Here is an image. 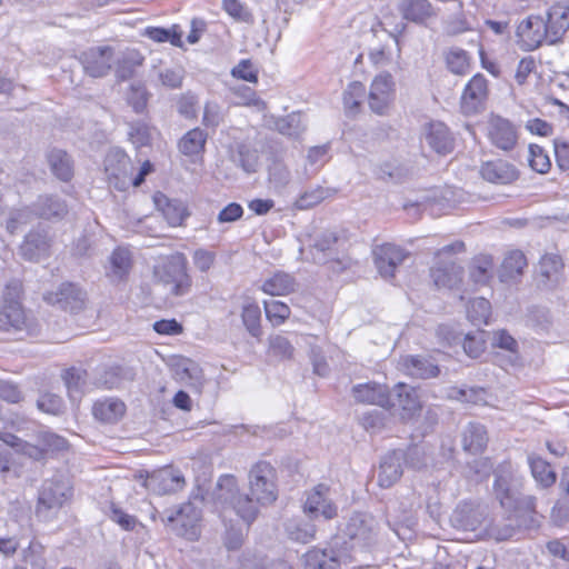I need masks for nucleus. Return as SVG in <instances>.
<instances>
[{
    "label": "nucleus",
    "mask_w": 569,
    "mask_h": 569,
    "mask_svg": "<svg viewBox=\"0 0 569 569\" xmlns=\"http://www.w3.org/2000/svg\"><path fill=\"white\" fill-rule=\"evenodd\" d=\"M122 380V369L120 367H103L97 373L96 385L106 389H113L119 388Z\"/></svg>",
    "instance_id": "nucleus-49"
},
{
    "label": "nucleus",
    "mask_w": 569,
    "mask_h": 569,
    "mask_svg": "<svg viewBox=\"0 0 569 569\" xmlns=\"http://www.w3.org/2000/svg\"><path fill=\"white\" fill-rule=\"evenodd\" d=\"M488 80L481 73L475 74L466 84L461 99V111L466 116L481 112L486 108L488 99Z\"/></svg>",
    "instance_id": "nucleus-6"
},
{
    "label": "nucleus",
    "mask_w": 569,
    "mask_h": 569,
    "mask_svg": "<svg viewBox=\"0 0 569 569\" xmlns=\"http://www.w3.org/2000/svg\"><path fill=\"white\" fill-rule=\"evenodd\" d=\"M276 129L279 133L290 138H298L305 131L300 113L292 112L276 121Z\"/></svg>",
    "instance_id": "nucleus-45"
},
{
    "label": "nucleus",
    "mask_w": 569,
    "mask_h": 569,
    "mask_svg": "<svg viewBox=\"0 0 569 569\" xmlns=\"http://www.w3.org/2000/svg\"><path fill=\"white\" fill-rule=\"evenodd\" d=\"M39 440L41 446H43L44 452H59L68 448V441L52 432L41 433Z\"/></svg>",
    "instance_id": "nucleus-61"
},
{
    "label": "nucleus",
    "mask_w": 569,
    "mask_h": 569,
    "mask_svg": "<svg viewBox=\"0 0 569 569\" xmlns=\"http://www.w3.org/2000/svg\"><path fill=\"white\" fill-rule=\"evenodd\" d=\"M486 348L485 332L476 331L466 335L463 339V350L470 358H478Z\"/></svg>",
    "instance_id": "nucleus-56"
},
{
    "label": "nucleus",
    "mask_w": 569,
    "mask_h": 569,
    "mask_svg": "<svg viewBox=\"0 0 569 569\" xmlns=\"http://www.w3.org/2000/svg\"><path fill=\"white\" fill-rule=\"evenodd\" d=\"M493 262L490 256H478L470 267V279L476 286H483L492 278Z\"/></svg>",
    "instance_id": "nucleus-41"
},
{
    "label": "nucleus",
    "mask_w": 569,
    "mask_h": 569,
    "mask_svg": "<svg viewBox=\"0 0 569 569\" xmlns=\"http://www.w3.org/2000/svg\"><path fill=\"white\" fill-rule=\"evenodd\" d=\"M36 213L43 219H60L68 212V207L63 200L58 197H39L34 204Z\"/></svg>",
    "instance_id": "nucleus-35"
},
{
    "label": "nucleus",
    "mask_w": 569,
    "mask_h": 569,
    "mask_svg": "<svg viewBox=\"0 0 569 569\" xmlns=\"http://www.w3.org/2000/svg\"><path fill=\"white\" fill-rule=\"evenodd\" d=\"M400 365L407 375L418 379L436 378L440 373L439 366L430 357L406 356Z\"/></svg>",
    "instance_id": "nucleus-26"
},
{
    "label": "nucleus",
    "mask_w": 569,
    "mask_h": 569,
    "mask_svg": "<svg viewBox=\"0 0 569 569\" xmlns=\"http://www.w3.org/2000/svg\"><path fill=\"white\" fill-rule=\"evenodd\" d=\"M199 519V511L190 502L182 505L179 509L167 516V521L169 523L180 527L186 531L188 529H192Z\"/></svg>",
    "instance_id": "nucleus-39"
},
{
    "label": "nucleus",
    "mask_w": 569,
    "mask_h": 569,
    "mask_svg": "<svg viewBox=\"0 0 569 569\" xmlns=\"http://www.w3.org/2000/svg\"><path fill=\"white\" fill-rule=\"evenodd\" d=\"M50 249V239L46 230H32L26 237L20 246L21 256L30 261H38L47 257Z\"/></svg>",
    "instance_id": "nucleus-23"
},
{
    "label": "nucleus",
    "mask_w": 569,
    "mask_h": 569,
    "mask_svg": "<svg viewBox=\"0 0 569 569\" xmlns=\"http://www.w3.org/2000/svg\"><path fill=\"white\" fill-rule=\"evenodd\" d=\"M126 412V405L116 398H107L94 402L92 413L96 419L107 422H117Z\"/></svg>",
    "instance_id": "nucleus-29"
},
{
    "label": "nucleus",
    "mask_w": 569,
    "mask_h": 569,
    "mask_svg": "<svg viewBox=\"0 0 569 569\" xmlns=\"http://www.w3.org/2000/svg\"><path fill=\"white\" fill-rule=\"evenodd\" d=\"M131 269L130 252L123 248H117L110 257L108 277L112 282H119L127 278Z\"/></svg>",
    "instance_id": "nucleus-36"
},
{
    "label": "nucleus",
    "mask_w": 569,
    "mask_h": 569,
    "mask_svg": "<svg viewBox=\"0 0 569 569\" xmlns=\"http://www.w3.org/2000/svg\"><path fill=\"white\" fill-rule=\"evenodd\" d=\"M516 37L523 51H535L547 44L543 17L530 14L522 19L517 26Z\"/></svg>",
    "instance_id": "nucleus-5"
},
{
    "label": "nucleus",
    "mask_w": 569,
    "mask_h": 569,
    "mask_svg": "<svg viewBox=\"0 0 569 569\" xmlns=\"http://www.w3.org/2000/svg\"><path fill=\"white\" fill-rule=\"evenodd\" d=\"M450 521L457 529L475 531L483 521V512L479 507L469 502H463L455 509Z\"/></svg>",
    "instance_id": "nucleus-24"
},
{
    "label": "nucleus",
    "mask_w": 569,
    "mask_h": 569,
    "mask_svg": "<svg viewBox=\"0 0 569 569\" xmlns=\"http://www.w3.org/2000/svg\"><path fill=\"white\" fill-rule=\"evenodd\" d=\"M405 458V451L401 449L393 450L382 458L378 472V485L381 488H390L400 479Z\"/></svg>",
    "instance_id": "nucleus-19"
},
{
    "label": "nucleus",
    "mask_w": 569,
    "mask_h": 569,
    "mask_svg": "<svg viewBox=\"0 0 569 569\" xmlns=\"http://www.w3.org/2000/svg\"><path fill=\"white\" fill-rule=\"evenodd\" d=\"M237 157L239 166L247 173L257 172L259 167V156L257 150L251 149L249 146L241 143L238 146Z\"/></svg>",
    "instance_id": "nucleus-52"
},
{
    "label": "nucleus",
    "mask_w": 569,
    "mask_h": 569,
    "mask_svg": "<svg viewBox=\"0 0 569 569\" xmlns=\"http://www.w3.org/2000/svg\"><path fill=\"white\" fill-rule=\"evenodd\" d=\"M26 326V316L20 302L2 303L0 309V330L20 331Z\"/></svg>",
    "instance_id": "nucleus-31"
},
{
    "label": "nucleus",
    "mask_w": 569,
    "mask_h": 569,
    "mask_svg": "<svg viewBox=\"0 0 569 569\" xmlns=\"http://www.w3.org/2000/svg\"><path fill=\"white\" fill-rule=\"evenodd\" d=\"M488 443V435L485 426L470 422L462 435V448L471 453L482 452Z\"/></svg>",
    "instance_id": "nucleus-30"
},
{
    "label": "nucleus",
    "mask_w": 569,
    "mask_h": 569,
    "mask_svg": "<svg viewBox=\"0 0 569 569\" xmlns=\"http://www.w3.org/2000/svg\"><path fill=\"white\" fill-rule=\"evenodd\" d=\"M528 461L532 477L540 486L548 488L556 482V472L547 461L536 456H530Z\"/></svg>",
    "instance_id": "nucleus-42"
},
{
    "label": "nucleus",
    "mask_w": 569,
    "mask_h": 569,
    "mask_svg": "<svg viewBox=\"0 0 569 569\" xmlns=\"http://www.w3.org/2000/svg\"><path fill=\"white\" fill-rule=\"evenodd\" d=\"M71 486L62 478L46 480L39 493L38 512L59 509L71 497Z\"/></svg>",
    "instance_id": "nucleus-13"
},
{
    "label": "nucleus",
    "mask_w": 569,
    "mask_h": 569,
    "mask_svg": "<svg viewBox=\"0 0 569 569\" xmlns=\"http://www.w3.org/2000/svg\"><path fill=\"white\" fill-rule=\"evenodd\" d=\"M208 134L200 128L186 132L178 142L179 151L187 157L200 154L204 151Z\"/></svg>",
    "instance_id": "nucleus-33"
},
{
    "label": "nucleus",
    "mask_w": 569,
    "mask_h": 569,
    "mask_svg": "<svg viewBox=\"0 0 569 569\" xmlns=\"http://www.w3.org/2000/svg\"><path fill=\"white\" fill-rule=\"evenodd\" d=\"M522 479L512 470L500 468L496 472L493 492L500 506L510 512V523L503 528L497 526L491 528V535L497 540L511 538L516 528L528 526L533 521L536 515V498L521 492Z\"/></svg>",
    "instance_id": "nucleus-2"
},
{
    "label": "nucleus",
    "mask_w": 569,
    "mask_h": 569,
    "mask_svg": "<svg viewBox=\"0 0 569 569\" xmlns=\"http://www.w3.org/2000/svg\"><path fill=\"white\" fill-rule=\"evenodd\" d=\"M114 50L110 46L92 47L79 56L84 72L92 78L106 77L113 63Z\"/></svg>",
    "instance_id": "nucleus-8"
},
{
    "label": "nucleus",
    "mask_w": 569,
    "mask_h": 569,
    "mask_svg": "<svg viewBox=\"0 0 569 569\" xmlns=\"http://www.w3.org/2000/svg\"><path fill=\"white\" fill-rule=\"evenodd\" d=\"M130 140L138 148L148 146L152 137V128L144 122H133L130 124Z\"/></svg>",
    "instance_id": "nucleus-58"
},
{
    "label": "nucleus",
    "mask_w": 569,
    "mask_h": 569,
    "mask_svg": "<svg viewBox=\"0 0 569 569\" xmlns=\"http://www.w3.org/2000/svg\"><path fill=\"white\" fill-rule=\"evenodd\" d=\"M488 137L491 143L503 151L512 150L518 141L516 127L506 118L491 116L488 121Z\"/></svg>",
    "instance_id": "nucleus-17"
},
{
    "label": "nucleus",
    "mask_w": 569,
    "mask_h": 569,
    "mask_svg": "<svg viewBox=\"0 0 569 569\" xmlns=\"http://www.w3.org/2000/svg\"><path fill=\"white\" fill-rule=\"evenodd\" d=\"M399 9L403 19L418 24H425L438 16V10L429 0H403Z\"/></svg>",
    "instance_id": "nucleus-28"
},
{
    "label": "nucleus",
    "mask_w": 569,
    "mask_h": 569,
    "mask_svg": "<svg viewBox=\"0 0 569 569\" xmlns=\"http://www.w3.org/2000/svg\"><path fill=\"white\" fill-rule=\"evenodd\" d=\"M187 264L184 254H172L162 264L156 267L154 276L160 283L169 288L173 296H183L191 288Z\"/></svg>",
    "instance_id": "nucleus-3"
},
{
    "label": "nucleus",
    "mask_w": 569,
    "mask_h": 569,
    "mask_svg": "<svg viewBox=\"0 0 569 569\" xmlns=\"http://www.w3.org/2000/svg\"><path fill=\"white\" fill-rule=\"evenodd\" d=\"M144 34L156 42H170L172 46L181 47V31L178 26H172L169 29L151 27L147 28Z\"/></svg>",
    "instance_id": "nucleus-47"
},
{
    "label": "nucleus",
    "mask_w": 569,
    "mask_h": 569,
    "mask_svg": "<svg viewBox=\"0 0 569 569\" xmlns=\"http://www.w3.org/2000/svg\"><path fill=\"white\" fill-rule=\"evenodd\" d=\"M264 311L267 318L277 326L284 322V320L288 319L290 316L289 307L286 303L277 300L270 302L266 301Z\"/></svg>",
    "instance_id": "nucleus-59"
},
{
    "label": "nucleus",
    "mask_w": 569,
    "mask_h": 569,
    "mask_svg": "<svg viewBox=\"0 0 569 569\" xmlns=\"http://www.w3.org/2000/svg\"><path fill=\"white\" fill-rule=\"evenodd\" d=\"M480 174L485 180L499 184H508L518 179V170L515 166L503 160L485 162Z\"/></svg>",
    "instance_id": "nucleus-27"
},
{
    "label": "nucleus",
    "mask_w": 569,
    "mask_h": 569,
    "mask_svg": "<svg viewBox=\"0 0 569 569\" xmlns=\"http://www.w3.org/2000/svg\"><path fill=\"white\" fill-rule=\"evenodd\" d=\"M327 196V190L318 187L311 191H306L296 202L298 209H309L320 203Z\"/></svg>",
    "instance_id": "nucleus-63"
},
{
    "label": "nucleus",
    "mask_w": 569,
    "mask_h": 569,
    "mask_svg": "<svg viewBox=\"0 0 569 569\" xmlns=\"http://www.w3.org/2000/svg\"><path fill=\"white\" fill-rule=\"evenodd\" d=\"M351 395L358 403L375 405L386 409L396 406V402L391 400L388 387L375 381L353 386Z\"/></svg>",
    "instance_id": "nucleus-16"
},
{
    "label": "nucleus",
    "mask_w": 569,
    "mask_h": 569,
    "mask_svg": "<svg viewBox=\"0 0 569 569\" xmlns=\"http://www.w3.org/2000/svg\"><path fill=\"white\" fill-rule=\"evenodd\" d=\"M463 269L453 260H439L431 269L430 276L437 288L453 289L462 281Z\"/></svg>",
    "instance_id": "nucleus-20"
},
{
    "label": "nucleus",
    "mask_w": 569,
    "mask_h": 569,
    "mask_svg": "<svg viewBox=\"0 0 569 569\" xmlns=\"http://www.w3.org/2000/svg\"><path fill=\"white\" fill-rule=\"evenodd\" d=\"M366 88L359 82H351L343 92V106L349 114H355L359 111L361 100L365 96Z\"/></svg>",
    "instance_id": "nucleus-46"
},
{
    "label": "nucleus",
    "mask_w": 569,
    "mask_h": 569,
    "mask_svg": "<svg viewBox=\"0 0 569 569\" xmlns=\"http://www.w3.org/2000/svg\"><path fill=\"white\" fill-rule=\"evenodd\" d=\"M162 213L168 223L172 227L180 226L189 216L187 208L178 200H168L162 207Z\"/></svg>",
    "instance_id": "nucleus-50"
},
{
    "label": "nucleus",
    "mask_w": 569,
    "mask_h": 569,
    "mask_svg": "<svg viewBox=\"0 0 569 569\" xmlns=\"http://www.w3.org/2000/svg\"><path fill=\"white\" fill-rule=\"evenodd\" d=\"M351 556L347 549L315 547L308 550L303 557L305 569H339L342 563L349 562Z\"/></svg>",
    "instance_id": "nucleus-7"
},
{
    "label": "nucleus",
    "mask_w": 569,
    "mask_h": 569,
    "mask_svg": "<svg viewBox=\"0 0 569 569\" xmlns=\"http://www.w3.org/2000/svg\"><path fill=\"white\" fill-rule=\"evenodd\" d=\"M186 485L180 471L163 468L152 472L146 479L144 486L158 495H168L181 490Z\"/></svg>",
    "instance_id": "nucleus-18"
},
{
    "label": "nucleus",
    "mask_w": 569,
    "mask_h": 569,
    "mask_svg": "<svg viewBox=\"0 0 569 569\" xmlns=\"http://www.w3.org/2000/svg\"><path fill=\"white\" fill-rule=\"evenodd\" d=\"M395 97V81L390 73L383 72L371 82L368 103L377 114H385Z\"/></svg>",
    "instance_id": "nucleus-14"
},
{
    "label": "nucleus",
    "mask_w": 569,
    "mask_h": 569,
    "mask_svg": "<svg viewBox=\"0 0 569 569\" xmlns=\"http://www.w3.org/2000/svg\"><path fill=\"white\" fill-rule=\"evenodd\" d=\"M526 266L527 259L525 254L519 250L511 251L502 261L500 270L501 281H508L520 276Z\"/></svg>",
    "instance_id": "nucleus-40"
},
{
    "label": "nucleus",
    "mask_w": 569,
    "mask_h": 569,
    "mask_svg": "<svg viewBox=\"0 0 569 569\" xmlns=\"http://www.w3.org/2000/svg\"><path fill=\"white\" fill-rule=\"evenodd\" d=\"M390 397L396 402L395 407L401 409L402 419L412 418L421 408L416 390L406 383L396 385L390 391Z\"/></svg>",
    "instance_id": "nucleus-25"
},
{
    "label": "nucleus",
    "mask_w": 569,
    "mask_h": 569,
    "mask_svg": "<svg viewBox=\"0 0 569 569\" xmlns=\"http://www.w3.org/2000/svg\"><path fill=\"white\" fill-rule=\"evenodd\" d=\"M286 533L292 541L300 543L310 542L316 535V527L310 521L290 519L284 525Z\"/></svg>",
    "instance_id": "nucleus-37"
},
{
    "label": "nucleus",
    "mask_w": 569,
    "mask_h": 569,
    "mask_svg": "<svg viewBox=\"0 0 569 569\" xmlns=\"http://www.w3.org/2000/svg\"><path fill=\"white\" fill-rule=\"evenodd\" d=\"M491 466L489 465L487 459L476 458L472 461L468 462L466 467V475L469 478H475V480H481L489 476Z\"/></svg>",
    "instance_id": "nucleus-62"
},
{
    "label": "nucleus",
    "mask_w": 569,
    "mask_h": 569,
    "mask_svg": "<svg viewBox=\"0 0 569 569\" xmlns=\"http://www.w3.org/2000/svg\"><path fill=\"white\" fill-rule=\"evenodd\" d=\"M529 166L539 173H547L551 168V161L542 147L531 143L529 146Z\"/></svg>",
    "instance_id": "nucleus-53"
},
{
    "label": "nucleus",
    "mask_w": 569,
    "mask_h": 569,
    "mask_svg": "<svg viewBox=\"0 0 569 569\" xmlns=\"http://www.w3.org/2000/svg\"><path fill=\"white\" fill-rule=\"evenodd\" d=\"M556 162L560 170H569V143L563 140L556 139L553 141Z\"/></svg>",
    "instance_id": "nucleus-64"
},
{
    "label": "nucleus",
    "mask_w": 569,
    "mask_h": 569,
    "mask_svg": "<svg viewBox=\"0 0 569 569\" xmlns=\"http://www.w3.org/2000/svg\"><path fill=\"white\" fill-rule=\"evenodd\" d=\"M43 299L52 306H56L71 313L83 309L86 303V292L76 283L63 282L57 290L47 292Z\"/></svg>",
    "instance_id": "nucleus-9"
},
{
    "label": "nucleus",
    "mask_w": 569,
    "mask_h": 569,
    "mask_svg": "<svg viewBox=\"0 0 569 569\" xmlns=\"http://www.w3.org/2000/svg\"><path fill=\"white\" fill-rule=\"evenodd\" d=\"M490 302L485 298L473 299L468 309V319L476 326L486 325L490 317Z\"/></svg>",
    "instance_id": "nucleus-48"
},
{
    "label": "nucleus",
    "mask_w": 569,
    "mask_h": 569,
    "mask_svg": "<svg viewBox=\"0 0 569 569\" xmlns=\"http://www.w3.org/2000/svg\"><path fill=\"white\" fill-rule=\"evenodd\" d=\"M86 371L78 368H70L66 370L62 378L69 391L70 397L76 398L81 392V387L84 385Z\"/></svg>",
    "instance_id": "nucleus-55"
},
{
    "label": "nucleus",
    "mask_w": 569,
    "mask_h": 569,
    "mask_svg": "<svg viewBox=\"0 0 569 569\" xmlns=\"http://www.w3.org/2000/svg\"><path fill=\"white\" fill-rule=\"evenodd\" d=\"M543 22L547 33V46H557L562 43L563 38L569 30V4L562 2L552 4L547 10Z\"/></svg>",
    "instance_id": "nucleus-12"
},
{
    "label": "nucleus",
    "mask_w": 569,
    "mask_h": 569,
    "mask_svg": "<svg viewBox=\"0 0 569 569\" xmlns=\"http://www.w3.org/2000/svg\"><path fill=\"white\" fill-rule=\"evenodd\" d=\"M563 268L562 259L555 253L545 254L539 261L540 274L550 280L557 276Z\"/></svg>",
    "instance_id": "nucleus-54"
},
{
    "label": "nucleus",
    "mask_w": 569,
    "mask_h": 569,
    "mask_svg": "<svg viewBox=\"0 0 569 569\" xmlns=\"http://www.w3.org/2000/svg\"><path fill=\"white\" fill-rule=\"evenodd\" d=\"M423 137L428 146L439 154H447L453 149V138L443 122L433 121L426 124Z\"/></svg>",
    "instance_id": "nucleus-22"
},
{
    "label": "nucleus",
    "mask_w": 569,
    "mask_h": 569,
    "mask_svg": "<svg viewBox=\"0 0 569 569\" xmlns=\"http://www.w3.org/2000/svg\"><path fill=\"white\" fill-rule=\"evenodd\" d=\"M446 66L450 72L465 76L470 69V56L460 48H451L445 54Z\"/></svg>",
    "instance_id": "nucleus-43"
},
{
    "label": "nucleus",
    "mask_w": 569,
    "mask_h": 569,
    "mask_svg": "<svg viewBox=\"0 0 569 569\" xmlns=\"http://www.w3.org/2000/svg\"><path fill=\"white\" fill-rule=\"evenodd\" d=\"M387 415L382 410L373 409L365 412L360 418L361 426L368 431H379L385 428Z\"/></svg>",
    "instance_id": "nucleus-57"
},
{
    "label": "nucleus",
    "mask_w": 569,
    "mask_h": 569,
    "mask_svg": "<svg viewBox=\"0 0 569 569\" xmlns=\"http://www.w3.org/2000/svg\"><path fill=\"white\" fill-rule=\"evenodd\" d=\"M297 286V281L291 274L278 271L263 282L261 290L270 296H286L296 291Z\"/></svg>",
    "instance_id": "nucleus-32"
},
{
    "label": "nucleus",
    "mask_w": 569,
    "mask_h": 569,
    "mask_svg": "<svg viewBox=\"0 0 569 569\" xmlns=\"http://www.w3.org/2000/svg\"><path fill=\"white\" fill-rule=\"evenodd\" d=\"M143 57L137 50H127L117 63V74L121 80H127L132 77L134 69L141 66Z\"/></svg>",
    "instance_id": "nucleus-44"
},
{
    "label": "nucleus",
    "mask_w": 569,
    "mask_h": 569,
    "mask_svg": "<svg viewBox=\"0 0 569 569\" xmlns=\"http://www.w3.org/2000/svg\"><path fill=\"white\" fill-rule=\"evenodd\" d=\"M132 170L130 158L120 149L108 152L104 159V171L110 186L124 190L129 183Z\"/></svg>",
    "instance_id": "nucleus-11"
},
{
    "label": "nucleus",
    "mask_w": 569,
    "mask_h": 569,
    "mask_svg": "<svg viewBox=\"0 0 569 569\" xmlns=\"http://www.w3.org/2000/svg\"><path fill=\"white\" fill-rule=\"evenodd\" d=\"M268 343L269 351L273 356L282 360H289L293 357L295 347L287 337L282 335L270 336L268 339Z\"/></svg>",
    "instance_id": "nucleus-51"
},
{
    "label": "nucleus",
    "mask_w": 569,
    "mask_h": 569,
    "mask_svg": "<svg viewBox=\"0 0 569 569\" xmlns=\"http://www.w3.org/2000/svg\"><path fill=\"white\" fill-rule=\"evenodd\" d=\"M375 264L381 277L385 279L393 278L396 269L408 257L401 247L392 243L378 244L372 249Z\"/></svg>",
    "instance_id": "nucleus-15"
},
{
    "label": "nucleus",
    "mask_w": 569,
    "mask_h": 569,
    "mask_svg": "<svg viewBox=\"0 0 569 569\" xmlns=\"http://www.w3.org/2000/svg\"><path fill=\"white\" fill-rule=\"evenodd\" d=\"M223 9L236 20L242 22H252L251 12L239 0H223Z\"/></svg>",
    "instance_id": "nucleus-60"
},
{
    "label": "nucleus",
    "mask_w": 569,
    "mask_h": 569,
    "mask_svg": "<svg viewBox=\"0 0 569 569\" xmlns=\"http://www.w3.org/2000/svg\"><path fill=\"white\" fill-rule=\"evenodd\" d=\"M340 238L333 231H325L317 236L311 246V254L315 262L336 263L339 269L347 268V261L339 256Z\"/></svg>",
    "instance_id": "nucleus-10"
},
{
    "label": "nucleus",
    "mask_w": 569,
    "mask_h": 569,
    "mask_svg": "<svg viewBox=\"0 0 569 569\" xmlns=\"http://www.w3.org/2000/svg\"><path fill=\"white\" fill-rule=\"evenodd\" d=\"M376 533V521L371 516L355 513L346 526L345 536L349 541H345V543L349 545L350 551L363 549L373 541ZM346 549L348 550V548Z\"/></svg>",
    "instance_id": "nucleus-4"
},
{
    "label": "nucleus",
    "mask_w": 569,
    "mask_h": 569,
    "mask_svg": "<svg viewBox=\"0 0 569 569\" xmlns=\"http://www.w3.org/2000/svg\"><path fill=\"white\" fill-rule=\"evenodd\" d=\"M52 173L61 181L68 182L73 177V163L70 156L60 149H53L48 154Z\"/></svg>",
    "instance_id": "nucleus-34"
},
{
    "label": "nucleus",
    "mask_w": 569,
    "mask_h": 569,
    "mask_svg": "<svg viewBox=\"0 0 569 569\" xmlns=\"http://www.w3.org/2000/svg\"><path fill=\"white\" fill-rule=\"evenodd\" d=\"M241 320L249 335L258 340L261 339V310L258 303L247 302L242 306Z\"/></svg>",
    "instance_id": "nucleus-38"
},
{
    "label": "nucleus",
    "mask_w": 569,
    "mask_h": 569,
    "mask_svg": "<svg viewBox=\"0 0 569 569\" xmlns=\"http://www.w3.org/2000/svg\"><path fill=\"white\" fill-rule=\"evenodd\" d=\"M250 495L240 492L236 477L221 476L212 492L213 502L221 512L232 510L248 527L257 519L259 506H269L278 498L277 471L271 463L258 461L249 472Z\"/></svg>",
    "instance_id": "nucleus-1"
},
{
    "label": "nucleus",
    "mask_w": 569,
    "mask_h": 569,
    "mask_svg": "<svg viewBox=\"0 0 569 569\" xmlns=\"http://www.w3.org/2000/svg\"><path fill=\"white\" fill-rule=\"evenodd\" d=\"M329 488L326 485H318L308 495L305 510L313 517L322 516L325 519H332L337 516V508L328 499Z\"/></svg>",
    "instance_id": "nucleus-21"
}]
</instances>
